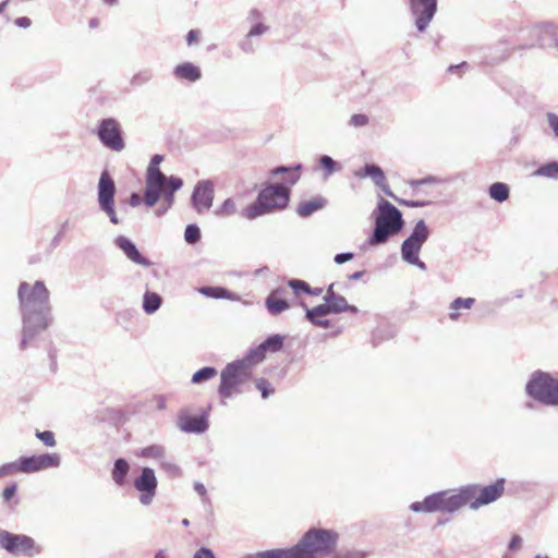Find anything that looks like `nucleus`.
Segmentation results:
<instances>
[{"mask_svg": "<svg viewBox=\"0 0 558 558\" xmlns=\"http://www.w3.org/2000/svg\"><path fill=\"white\" fill-rule=\"evenodd\" d=\"M17 298L23 317L21 349H25L38 332L48 327L51 310L50 293L43 281L38 280L34 283L23 281L19 286Z\"/></svg>", "mask_w": 558, "mask_h": 558, "instance_id": "obj_1", "label": "nucleus"}, {"mask_svg": "<svg viewBox=\"0 0 558 558\" xmlns=\"http://www.w3.org/2000/svg\"><path fill=\"white\" fill-rule=\"evenodd\" d=\"M162 160L163 156L155 155L147 168L144 202L149 207L154 206L161 196H165L166 201L171 204L173 202V193L183 184L180 178H166L159 170V165Z\"/></svg>", "mask_w": 558, "mask_h": 558, "instance_id": "obj_2", "label": "nucleus"}, {"mask_svg": "<svg viewBox=\"0 0 558 558\" xmlns=\"http://www.w3.org/2000/svg\"><path fill=\"white\" fill-rule=\"evenodd\" d=\"M289 199V187L280 184H268L260 190L254 203L242 209V215L246 219L253 220L257 217L286 208Z\"/></svg>", "mask_w": 558, "mask_h": 558, "instance_id": "obj_3", "label": "nucleus"}, {"mask_svg": "<svg viewBox=\"0 0 558 558\" xmlns=\"http://www.w3.org/2000/svg\"><path fill=\"white\" fill-rule=\"evenodd\" d=\"M250 360H242L228 364L220 374V385L218 393L222 404L227 400L241 392V386L252 378V367Z\"/></svg>", "mask_w": 558, "mask_h": 558, "instance_id": "obj_4", "label": "nucleus"}, {"mask_svg": "<svg viewBox=\"0 0 558 558\" xmlns=\"http://www.w3.org/2000/svg\"><path fill=\"white\" fill-rule=\"evenodd\" d=\"M338 535L326 530H311L294 546L296 558H323L336 547Z\"/></svg>", "mask_w": 558, "mask_h": 558, "instance_id": "obj_5", "label": "nucleus"}, {"mask_svg": "<svg viewBox=\"0 0 558 558\" xmlns=\"http://www.w3.org/2000/svg\"><path fill=\"white\" fill-rule=\"evenodd\" d=\"M400 210L391 203L385 201L378 206V215L375 219V229L369 243L377 245L385 243L389 236L397 234L403 227Z\"/></svg>", "mask_w": 558, "mask_h": 558, "instance_id": "obj_6", "label": "nucleus"}, {"mask_svg": "<svg viewBox=\"0 0 558 558\" xmlns=\"http://www.w3.org/2000/svg\"><path fill=\"white\" fill-rule=\"evenodd\" d=\"M526 393L546 405H558V377L548 373L533 375L526 385Z\"/></svg>", "mask_w": 558, "mask_h": 558, "instance_id": "obj_7", "label": "nucleus"}, {"mask_svg": "<svg viewBox=\"0 0 558 558\" xmlns=\"http://www.w3.org/2000/svg\"><path fill=\"white\" fill-rule=\"evenodd\" d=\"M464 502L472 509H478L500 498L505 492V480L499 478L487 486L470 485L462 488Z\"/></svg>", "mask_w": 558, "mask_h": 558, "instance_id": "obj_8", "label": "nucleus"}, {"mask_svg": "<svg viewBox=\"0 0 558 558\" xmlns=\"http://www.w3.org/2000/svg\"><path fill=\"white\" fill-rule=\"evenodd\" d=\"M429 236V230L424 220L416 222L411 235L401 245L402 258L411 264L425 269V264L420 259L418 254L423 244Z\"/></svg>", "mask_w": 558, "mask_h": 558, "instance_id": "obj_9", "label": "nucleus"}, {"mask_svg": "<svg viewBox=\"0 0 558 558\" xmlns=\"http://www.w3.org/2000/svg\"><path fill=\"white\" fill-rule=\"evenodd\" d=\"M414 17V24L420 33L427 29L437 12V0H407Z\"/></svg>", "mask_w": 558, "mask_h": 558, "instance_id": "obj_10", "label": "nucleus"}, {"mask_svg": "<svg viewBox=\"0 0 558 558\" xmlns=\"http://www.w3.org/2000/svg\"><path fill=\"white\" fill-rule=\"evenodd\" d=\"M427 504L432 512H453L465 506L462 488L457 494L439 492L427 496Z\"/></svg>", "mask_w": 558, "mask_h": 558, "instance_id": "obj_11", "label": "nucleus"}, {"mask_svg": "<svg viewBox=\"0 0 558 558\" xmlns=\"http://www.w3.org/2000/svg\"><path fill=\"white\" fill-rule=\"evenodd\" d=\"M0 545L11 554H25L33 556L38 553L32 537L12 534L8 531H0Z\"/></svg>", "mask_w": 558, "mask_h": 558, "instance_id": "obj_12", "label": "nucleus"}, {"mask_svg": "<svg viewBox=\"0 0 558 558\" xmlns=\"http://www.w3.org/2000/svg\"><path fill=\"white\" fill-rule=\"evenodd\" d=\"M116 184L108 171H104L98 183V201L100 207L108 214L111 221L117 223L114 211Z\"/></svg>", "mask_w": 558, "mask_h": 558, "instance_id": "obj_13", "label": "nucleus"}, {"mask_svg": "<svg viewBox=\"0 0 558 558\" xmlns=\"http://www.w3.org/2000/svg\"><path fill=\"white\" fill-rule=\"evenodd\" d=\"M324 304L316 306V313L318 314H330V313H342L350 312L356 313L357 308L353 305H349L345 298L338 295L333 291V284H330L327 293L324 296Z\"/></svg>", "mask_w": 558, "mask_h": 558, "instance_id": "obj_14", "label": "nucleus"}, {"mask_svg": "<svg viewBox=\"0 0 558 558\" xmlns=\"http://www.w3.org/2000/svg\"><path fill=\"white\" fill-rule=\"evenodd\" d=\"M22 473H35L49 468L58 466L60 458L56 453L22 457L19 459Z\"/></svg>", "mask_w": 558, "mask_h": 558, "instance_id": "obj_15", "label": "nucleus"}, {"mask_svg": "<svg viewBox=\"0 0 558 558\" xmlns=\"http://www.w3.org/2000/svg\"><path fill=\"white\" fill-rule=\"evenodd\" d=\"M531 35L536 38L542 48L558 49V25L553 22H543L531 28Z\"/></svg>", "mask_w": 558, "mask_h": 558, "instance_id": "obj_16", "label": "nucleus"}, {"mask_svg": "<svg viewBox=\"0 0 558 558\" xmlns=\"http://www.w3.org/2000/svg\"><path fill=\"white\" fill-rule=\"evenodd\" d=\"M134 487L143 493L141 496V501L145 505H148L151 501V498L156 494L157 488V478L155 476V472L153 469L144 468L142 470L141 476H138L134 481Z\"/></svg>", "mask_w": 558, "mask_h": 558, "instance_id": "obj_17", "label": "nucleus"}, {"mask_svg": "<svg viewBox=\"0 0 558 558\" xmlns=\"http://www.w3.org/2000/svg\"><path fill=\"white\" fill-rule=\"evenodd\" d=\"M289 291L286 288L275 289L266 299V307L272 315H278L290 307Z\"/></svg>", "mask_w": 558, "mask_h": 558, "instance_id": "obj_18", "label": "nucleus"}, {"mask_svg": "<svg viewBox=\"0 0 558 558\" xmlns=\"http://www.w3.org/2000/svg\"><path fill=\"white\" fill-rule=\"evenodd\" d=\"M214 199V187L209 182H199L193 193V203L198 211L210 208Z\"/></svg>", "mask_w": 558, "mask_h": 558, "instance_id": "obj_19", "label": "nucleus"}, {"mask_svg": "<svg viewBox=\"0 0 558 558\" xmlns=\"http://www.w3.org/2000/svg\"><path fill=\"white\" fill-rule=\"evenodd\" d=\"M180 429L189 433H202L208 427L207 415L193 416L186 412H181L178 417Z\"/></svg>", "mask_w": 558, "mask_h": 558, "instance_id": "obj_20", "label": "nucleus"}, {"mask_svg": "<svg viewBox=\"0 0 558 558\" xmlns=\"http://www.w3.org/2000/svg\"><path fill=\"white\" fill-rule=\"evenodd\" d=\"M283 340L280 336L276 335L265 340L256 350L250 353L245 359L255 365L265 359L267 351L277 352L282 348Z\"/></svg>", "mask_w": 558, "mask_h": 558, "instance_id": "obj_21", "label": "nucleus"}, {"mask_svg": "<svg viewBox=\"0 0 558 558\" xmlns=\"http://www.w3.org/2000/svg\"><path fill=\"white\" fill-rule=\"evenodd\" d=\"M172 74L178 81L187 83H195L202 78L201 68L190 61L177 64L172 70Z\"/></svg>", "mask_w": 558, "mask_h": 558, "instance_id": "obj_22", "label": "nucleus"}, {"mask_svg": "<svg viewBox=\"0 0 558 558\" xmlns=\"http://www.w3.org/2000/svg\"><path fill=\"white\" fill-rule=\"evenodd\" d=\"M98 140H122V130L113 118L102 119L97 129Z\"/></svg>", "mask_w": 558, "mask_h": 558, "instance_id": "obj_23", "label": "nucleus"}, {"mask_svg": "<svg viewBox=\"0 0 558 558\" xmlns=\"http://www.w3.org/2000/svg\"><path fill=\"white\" fill-rule=\"evenodd\" d=\"M359 178H371L381 190L387 191L388 184L384 171L376 165H365L355 172Z\"/></svg>", "mask_w": 558, "mask_h": 558, "instance_id": "obj_24", "label": "nucleus"}, {"mask_svg": "<svg viewBox=\"0 0 558 558\" xmlns=\"http://www.w3.org/2000/svg\"><path fill=\"white\" fill-rule=\"evenodd\" d=\"M117 245L123 253L134 263L143 266H148L149 262L141 255L133 242L124 236L117 239Z\"/></svg>", "mask_w": 558, "mask_h": 558, "instance_id": "obj_25", "label": "nucleus"}, {"mask_svg": "<svg viewBox=\"0 0 558 558\" xmlns=\"http://www.w3.org/2000/svg\"><path fill=\"white\" fill-rule=\"evenodd\" d=\"M325 204L326 201L322 197L313 198L311 201L300 203L296 211L301 217H308L313 213L322 209Z\"/></svg>", "mask_w": 558, "mask_h": 558, "instance_id": "obj_26", "label": "nucleus"}, {"mask_svg": "<svg viewBox=\"0 0 558 558\" xmlns=\"http://www.w3.org/2000/svg\"><path fill=\"white\" fill-rule=\"evenodd\" d=\"M130 471V464L125 459H118L114 462V466L112 470V480L119 486L125 484V477Z\"/></svg>", "mask_w": 558, "mask_h": 558, "instance_id": "obj_27", "label": "nucleus"}, {"mask_svg": "<svg viewBox=\"0 0 558 558\" xmlns=\"http://www.w3.org/2000/svg\"><path fill=\"white\" fill-rule=\"evenodd\" d=\"M475 304L474 298H457L453 300L450 304L451 313L449 314V317L451 320H457L460 316L459 311L460 310H471Z\"/></svg>", "mask_w": 558, "mask_h": 558, "instance_id": "obj_28", "label": "nucleus"}, {"mask_svg": "<svg viewBox=\"0 0 558 558\" xmlns=\"http://www.w3.org/2000/svg\"><path fill=\"white\" fill-rule=\"evenodd\" d=\"M288 286L292 289L295 295H299L302 292L313 295H319L323 292L322 288L312 289L308 286V283L299 279L289 280Z\"/></svg>", "mask_w": 558, "mask_h": 558, "instance_id": "obj_29", "label": "nucleus"}, {"mask_svg": "<svg viewBox=\"0 0 558 558\" xmlns=\"http://www.w3.org/2000/svg\"><path fill=\"white\" fill-rule=\"evenodd\" d=\"M489 196L501 203L509 198V187L507 184L497 182L490 185L489 187Z\"/></svg>", "mask_w": 558, "mask_h": 558, "instance_id": "obj_30", "label": "nucleus"}, {"mask_svg": "<svg viewBox=\"0 0 558 558\" xmlns=\"http://www.w3.org/2000/svg\"><path fill=\"white\" fill-rule=\"evenodd\" d=\"M257 558H296L294 546L287 549H272L257 554Z\"/></svg>", "mask_w": 558, "mask_h": 558, "instance_id": "obj_31", "label": "nucleus"}, {"mask_svg": "<svg viewBox=\"0 0 558 558\" xmlns=\"http://www.w3.org/2000/svg\"><path fill=\"white\" fill-rule=\"evenodd\" d=\"M161 305V298L155 292H146L143 307L147 314L156 312Z\"/></svg>", "mask_w": 558, "mask_h": 558, "instance_id": "obj_32", "label": "nucleus"}, {"mask_svg": "<svg viewBox=\"0 0 558 558\" xmlns=\"http://www.w3.org/2000/svg\"><path fill=\"white\" fill-rule=\"evenodd\" d=\"M299 170H300V166L298 167H294V168H290V167H278L274 170H271V174L274 175H278L280 173H287L288 174V178H287V182L292 185L294 183L298 182V180L300 179V173H299Z\"/></svg>", "mask_w": 558, "mask_h": 558, "instance_id": "obj_33", "label": "nucleus"}, {"mask_svg": "<svg viewBox=\"0 0 558 558\" xmlns=\"http://www.w3.org/2000/svg\"><path fill=\"white\" fill-rule=\"evenodd\" d=\"M328 314H318L316 313V306L313 308L306 310V318L314 325L327 328L329 327V320L326 319Z\"/></svg>", "mask_w": 558, "mask_h": 558, "instance_id": "obj_34", "label": "nucleus"}, {"mask_svg": "<svg viewBox=\"0 0 558 558\" xmlns=\"http://www.w3.org/2000/svg\"><path fill=\"white\" fill-rule=\"evenodd\" d=\"M216 375H217L216 368L210 367V366L203 367L193 375L192 381L194 384H199L202 381L213 379Z\"/></svg>", "mask_w": 558, "mask_h": 558, "instance_id": "obj_35", "label": "nucleus"}, {"mask_svg": "<svg viewBox=\"0 0 558 558\" xmlns=\"http://www.w3.org/2000/svg\"><path fill=\"white\" fill-rule=\"evenodd\" d=\"M199 292L206 296L215 299L230 298V292L221 287H204L199 290Z\"/></svg>", "mask_w": 558, "mask_h": 558, "instance_id": "obj_36", "label": "nucleus"}, {"mask_svg": "<svg viewBox=\"0 0 558 558\" xmlns=\"http://www.w3.org/2000/svg\"><path fill=\"white\" fill-rule=\"evenodd\" d=\"M534 175H542L547 177L551 179H558V163L557 162H549L542 167H539L535 172Z\"/></svg>", "mask_w": 558, "mask_h": 558, "instance_id": "obj_37", "label": "nucleus"}, {"mask_svg": "<svg viewBox=\"0 0 558 558\" xmlns=\"http://www.w3.org/2000/svg\"><path fill=\"white\" fill-rule=\"evenodd\" d=\"M258 43L252 38L248 37L246 34L242 40L239 41L238 47L246 54H252L256 51L258 48Z\"/></svg>", "mask_w": 558, "mask_h": 558, "instance_id": "obj_38", "label": "nucleus"}, {"mask_svg": "<svg viewBox=\"0 0 558 558\" xmlns=\"http://www.w3.org/2000/svg\"><path fill=\"white\" fill-rule=\"evenodd\" d=\"M17 473H22L20 460H16L14 462L4 463L0 466V478L12 476Z\"/></svg>", "mask_w": 558, "mask_h": 558, "instance_id": "obj_39", "label": "nucleus"}, {"mask_svg": "<svg viewBox=\"0 0 558 558\" xmlns=\"http://www.w3.org/2000/svg\"><path fill=\"white\" fill-rule=\"evenodd\" d=\"M153 78V74L149 70L141 71L136 74H134L131 78V84L133 86H142L146 83H148Z\"/></svg>", "mask_w": 558, "mask_h": 558, "instance_id": "obj_40", "label": "nucleus"}, {"mask_svg": "<svg viewBox=\"0 0 558 558\" xmlns=\"http://www.w3.org/2000/svg\"><path fill=\"white\" fill-rule=\"evenodd\" d=\"M184 238L187 243H196L201 238L199 229L194 225L187 226L184 232Z\"/></svg>", "mask_w": 558, "mask_h": 558, "instance_id": "obj_41", "label": "nucleus"}, {"mask_svg": "<svg viewBox=\"0 0 558 558\" xmlns=\"http://www.w3.org/2000/svg\"><path fill=\"white\" fill-rule=\"evenodd\" d=\"M268 31H269V26H267L266 24L256 23V24L252 25V27L247 32V35H248V37H252L255 39L256 37L263 36Z\"/></svg>", "mask_w": 558, "mask_h": 558, "instance_id": "obj_42", "label": "nucleus"}, {"mask_svg": "<svg viewBox=\"0 0 558 558\" xmlns=\"http://www.w3.org/2000/svg\"><path fill=\"white\" fill-rule=\"evenodd\" d=\"M37 438H39L47 447H54L56 446V439L54 435L50 430L45 432H36Z\"/></svg>", "mask_w": 558, "mask_h": 558, "instance_id": "obj_43", "label": "nucleus"}, {"mask_svg": "<svg viewBox=\"0 0 558 558\" xmlns=\"http://www.w3.org/2000/svg\"><path fill=\"white\" fill-rule=\"evenodd\" d=\"M236 211V205L233 199L228 198L223 202V204L219 208V214L225 216H230L235 214Z\"/></svg>", "mask_w": 558, "mask_h": 558, "instance_id": "obj_44", "label": "nucleus"}, {"mask_svg": "<svg viewBox=\"0 0 558 558\" xmlns=\"http://www.w3.org/2000/svg\"><path fill=\"white\" fill-rule=\"evenodd\" d=\"M16 492H17V484L16 483H13V484L7 486L2 490V494H1L2 500L5 504H9L15 497Z\"/></svg>", "mask_w": 558, "mask_h": 558, "instance_id": "obj_45", "label": "nucleus"}, {"mask_svg": "<svg viewBox=\"0 0 558 558\" xmlns=\"http://www.w3.org/2000/svg\"><path fill=\"white\" fill-rule=\"evenodd\" d=\"M256 388L262 392L263 398H267L270 393L274 392L270 384L265 378H259L256 380Z\"/></svg>", "mask_w": 558, "mask_h": 558, "instance_id": "obj_46", "label": "nucleus"}, {"mask_svg": "<svg viewBox=\"0 0 558 558\" xmlns=\"http://www.w3.org/2000/svg\"><path fill=\"white\" fill-rule=\"evenodd\" d=\"M546 120L548 126L553 130L554 135L558 137V114L554 112H547Z\"/></svg>", "mask_w": 558, "mask_h": 558, "instance_id": "obj_47", "label": "nucleus"}, {"mask_svg": "<svg viewBox=\"0 0 558 558\" xmlns=\"http://www.w3.org/2000/svg\"><path fill=\"white\" fill-rule=\"evenodd\" d=\"M367 123H368L367 116L362 114V113H355V114L351 116V118H350V124L355 128L364 126Z\"/></svg>", "mask_w": 558, "mask_h": 558, "instance_id": "obj_48", "label": "nucleus"}, {"mask_svg": "<svg viewBox=\"0 0 558 558\" xmlns=\"http://www.w3.org/2000/svg\"><path fill=\"white\" fill-rule=\"evenodd\" d=\"M320 167L324 168L327 173H332L335 170V161L329 156H323L319 160Z\"/></svg>", "mask_w": 558, "mask_h": 558, "instance_id": "obj_49", "label": "nucleus"}, {"mask_svg": "<svg viewBox=\"0 0 558 558\" xmlns=\"http://www.w3.org/2000/svg\"><path fill=\"white\" fill-rule=\"evenodd\" d=\"M142 454L144 457H160L162 454V448L159 446H150L143 450Z\"/></svg>", "mask_w": 558, "mask_h": 558, "instance_id": "obj_50", "label": "nucleus"}, {"mask_svg": "<svg viewBox=\"0 0 558 558\" xmlns=\"http://www.w3.org/2000/svg\"><path fill=\"white\" fill-rule=\"evenodd\" d=\"M427 504V497L421 502H413L410 508L415 512H432Z\"/></svg>", "mask_w": 558, "mask_h": 558, "instance_id": "obj_51", "label": "nucleus"}, {"mask_svg": "<svg viewBox=\"0 0 558 558\" xmlns=\"http://www.w3.org/2000/svg\"><path fill=\"white\" fill-rule=\"evenodd\" d=\"M193 558H215V555L210 549L202 547L194 554Z\"/></svg>", "mask_w": 558, "mask_h": 558, "instance_id": "obj_52", "label": "nucleus"}, {"mask_svg": "<svg viewBox=\"0 0 558 558\" xmlns=\"http://www.w3.org/2000/svg\"><path fill=\"white\" fill-rule=\"evenodd\" d=\"M199 39V31L191 29L186 35V43L189 46L196 44Z\"/></svg>", "mask_w": 558, "mask_h": 558, "instance_id": "obj_53", "label": "nucleus"}, {"mask_svg": "<svg viewBox=\"0 0 558 558\" xmlns=\"http://www.w3.org/2000/svg\"><path fill=\"white\" fill-rule=\"evenodd\" d=\"M14 24L21 28H28L32 25V20L27 16L16 17Z\"/></svg>", "mask_w": 558, "mask_h": 558, "instance_id": "obj_54", "label": "nucleus"}, {"mask_svg": "<svg viewBox=\"0 0 558 558\" xmlns=\"http://www.w3.org/2000/svg\"><path fill=\"white\" fill-rule=\"evenodd\" d=\"M353 258V254L352 253H341V254H337L335 256V262L337 264H343L345 262H349Z\"/></svg>", "mask_w": 558, "mask_h": 558, "instance_id": "obj_55", "label": "nucleus"}, {"mask_svg": "<svg viewBox=\"0 0 558 558\" xmlns=\"http://www.w3.org/2000/svg\"><path fill=\"white\" fill-rule=\"evenodd\" d=\"M521 542L522 539L519 535H513L509 543V549L517 550L521 546Z\"/></svg>", "mask_w": 558, "mask_h": 558, "instance_id": "obj_56", "label": "nucleus"}, {"mask_svg": "<svg viewBox=\"0 0 558 558\" xmlns=\"http://www.w3.org/2000/svg\"><path fill=\"white\" fill-rule=\"evenodd\" d=\"M194 489L197 492V494L202 497H205L207 492H206V488L205 486L202 484V483H195L194 484Z\"/></svg>", "mask_w": 558, "mask_h": 558, "instance_id": "obj_57", "label": "nucleus"}, {"mask_svg": "<svg viewBox=\"0 0 558 558\" xmlns=\"http://www.w3.org/2000/svg\"><path fill=\"white\" fill-rule=\"evenodd\" d=\"M109 147L114 150H120L123 148V142H105Z\"/></svg>", "mask_w": 558, "mask_h": 558, "instance_id": "obj_58", "label": "nucleus"}, {"mask_svg": "<svg viewBox=\"0 0 558 558\" xmlns=\"http://www.w3.org/2000/svg\"><path fill=\"white\" fill-rule=\"evenodd\" d=\"M262 16V13L257 9H252L248 14V19L257 20Z\"/></svg>", "mask_w": 558, "mask_h": 558, "instance_id": "obj_59", "label": "nucleus"}, {"mask_svg": "<svg viewBox=\"0 0 558 558\" xmlns=\"http://www.w3.org/2000/svg\"><path fill=\"white\" fill-rule=\"evenodd\" d=\"M408 206H412V207H417V206H425L426 203L425 202H407L405 203Z\"/></svg>", "mask_w": 558, "mask_h": 558, "instance_id": "obj_60", "label": "nucleus"}, {"mask_svg": "<svg viewBox=\"0 0 558 558\" xmlns=\"http://www.w3.org/2000/svg\"><path fill=\"white\" fill-rule=\"evenodd\" d=\"M465 64H466L465 62H462V63H461V64H459V65H450L448 70H449L450 72H453V71H456V70H458V69H460V68L464 66Z\"/></svg>", "mask_w": 558, "mask_h": 558, "instance_id": "obj_61", "label": "nucleus"}, {"mask_svg": "<svg viewBox=\"0 0 558 558\" xmlns=\"http://www.w3.org/2000/svg\"><path fill=\"white\" fill-rule=\"evenodd\" d=\"M9 1L10 0H4L0 3V14L3 12V10L7 8V5L9 4Z\"/></svg>", "mask_w": 558, "mask_h": 558, "instance_id": "obj_62", "label": "nucleus"}, {"mask_svg": "<svg viewBox=\"0 0 558 558\" xmlns=\"http://www.w3.org/2000/svg\"><path fill=\"white\" fill-rule=\"evenodd\" d=\"M104 2H105L107 5H114V4H117L118 0H104Z\"/></svg>", "mask_w": 558, "mask_h": 558, "instance_id": "obj_63", "label": "nucleus"}, {"mask_svg": "<svg viewBox=\"0 0 558 558\" xmlns=\"http://www.w3.org/2000/svg\"><path fill=\"white\" fill-rule=\"evenodd\" d=\"M155 558H166L165 557V554L162 550H159L156 555H155Z\"/></svg>", "mask_w": 558, "mask_h": 558, "instance_id": "obj_64", "label": "nucleus"}]
</instances>
